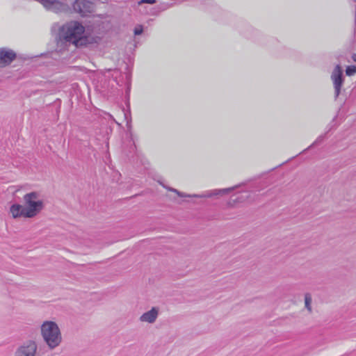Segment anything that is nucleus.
<instances>
[{
	"label": "nucleus",
	"mask_w": 356,
	"mask_h": 356,
	"mask_svg": "<svg viewBox=\"0 0 356 356\" xmlns=\"http://www.w3.org/2000/svg\"><path fill=\"white\" fill-rule=\"evenodd\" d=\"M85 27L76 21H71L60 27L56 38L57 46L64 49L67 44L76 47H88L98 42L97 38L84 35Z\"/></svg>",
	"instance_id": "f257e3e1"
},
{
	"label": "nucleus",
	"mask_w": 356,
	"mask_h": 356,
	"mask_svg": "<svg viewBox=\"0 0 356 356\" xmlns=\"http://www.w3.org/2000/svg\"><path fill=\"white\" fill-rule=\"evenodd\" d=\"M39 193L31 192L24 196L25 206L13 204L10 207V212L14 218L20 217L31 218L35 217L44 207L42 200H38Z\"/></svg>",
	"instance_id": "f03ea898"
},
{
	"label": "nucleus",
	"mask_w": 356,
	"mask_h": 356,
	"mask_svg": "<svg viewBox=\"0 0 356 356\" xmlns=\"http://www.w3.org/2000/svg\"><path fill=\"white\" fill-rule=\"evenodd\" d=\"M41 335L49 349L53 350L62 341L60 330L58 325L51 321L43 322L40 327Z\"/></svg>",
	"instance_id": "7ed1b4c3"
},
{
	"label": "nucleus",
	"mask_w": 356,
	"mask_h": 356,
	"mask_svg": "<svg viewBox=\"0 0 356 356\" xmlns=\"http://www.w3.org/2000/svg\"><path fill=\"white\" fill-rule=\"evenodd\" d=\"M245 185V183H241L240 184L234 186L232 187L222 188V189H214L210 191H206L200 194H187L184 192H181L176 188L162 185L163 188H166L168 191L176 193L180 197H197V198H211L214 197H219L227 195L230 192L234 191L236 188H239Z\"/></svg>",
	"instance_id": "20e7f679"
},
{
	"label": "nucleus",
	"mask_w": 356,
	"mask_h": 356,
	"mask_svg": "<svg viewBox=\"0 0 356 356\" xmlns=\"http://www.w3.org/2000/svg\"><path fill=\"white\" fill-rule=\"evenodd\" d=\"M334 89L335 99L339 96L344 83L343 70L339 65H337L330 76Z\"/></svg>",
	"instance_id": "39448f33"
},
{
	"label": "nucleus",
	"mask_w": 356,
	"mask_h": 356,
	"mask_svg": "<svg viewBox=\"0 0 356 356\" xmlns=\"http://www.w3.org/2000/svg\"><path fill=\"white\" fill-rule=\"evenodd\" d=\"M72 8L76 13L81 17H86L95 11V5L92 1L88 0H75Z\"/></svg>",
	"instance_id": "423d86ee"
},
{
	"label": "nucleus",
	"mask_w": 356,
	"mask_h": 356,
	"mask_svg": "<svg viewBox=\"0 0 356 356\" xmlns=\"http://www.w3.org/2000/svg\"><path fill=\"white\" fill-rule=\"evenodd\" d=\"M258 187L257 184H254L250 187H248V189L243 190L240 192V194H238L235 198H231L228 204L229 206H234L236 203H241L244 202L245 201L251 200V194L254 193L257 191H259V189H257Z\"/></svg>",
	"instance_id": "0eeeda50"
},
{
	"label": "nucleus",
	"mask_w": 356,
	"mask_h": 356,
	"mask_svg": "<svg viewBox=\"0 0 356 356\" xmlns=\"http://www.w3.org/2000/svg\"><path fill=\"white\" fill-rule=\"evenodd\" d=\"M37 348L38 346L35 341H27L17 349L15 356H35Z\"/></svg>",
	"instance_id": "6e6552de"
},
{
	"label": "nucleus",
	"mask_w": 356,
	"mask_h": 356,
	"mask_svg": "<svg viewBox=\"0 0 356 356\" xmlns=\"http://www.w3.org/2000/svg\"><path fill=\"white\" fill-rule=\"evenodd\" d=\"M17 58L16 53L10 49L0 48V67L8 66Z\"/></svg>",
	"instance_id": "1a4fd4ad"
},
{
	"label": "nucleus",
	"mask_w": 356,
	"mask_h": 356,
	"mask_svg": "<svg viewBox=\"0 0 356 356\" xmlns=\"http://www.w3.org/2000/svg\"><path fill=\"white\" fill-rule=\"evenodd\" d=\"M159 314V309L156 307H152L149 311L145 312L140 317V320L142 322H147L153 323L155 322Z\"/></svg>",
	"instance_id": "9d476101"
},
{
	"label": "nucleus",
	"mask_w": 356,
	"mask_h": 356,
	"mask_svg": "<svg viewBox=\"0 0 356 356\" xmlns=\"http://www.w3.org/2000/svg\"><path fill=\"white\" fill-rule=\"evenodd\" d=\"M329 131H330V129L327 132H325L324 134H321L319 136H318L317 138L315 140V141L312 145H310L307 148H306L305 149H304L302 151V153L307 152L309 149H311L315 146L321 145L326 138V134Z\"/></svg>",
	"instance_id": "9b49d317"
},
{
	"label": "nucleus",
	"mask_w": 356,
	"mask_h": 356,
	"mask_svg": "<svg viewBox=\"0 0 356 356\" xmlns=\"http://www.w3.org/2000/svg\"><path fill=\"white\" fill-rule=\"evenodd\" d=\"M172 3H168V2L161 3L156 8V14L159 13L163 12L164 10H166L167 9L170 8V7H172Z\"/></svg>",
	"instance_id": "f8f14e48"
},
{
	"label": "nucleus",
	"mask_w": 356,
	"mask_h": 356,
	"mask_svg": "<svg viewBox=\"0 0 356 356\" xmlns=\"http://www.w3.org/2000/svg\"><path fill=\"white\" fill-rule=\"evenodd\" d=\"M311 303H312V297H311L310 294L306 293L305 296V307L309 311L312 310Z\"/></svg>",
	"instance_id": "ddd939ff"
},
{
	"label": "nucleus",
	"mask_w": 356,
	"mask_h": 356,
	"mask_svg": "<svg viewBox=\"0 0 356 356\" xmlns=\"http://www.w3.org/2000/svg\"><path fill=\"white\" fill-rule=\"evenodd\" d=\"M356 73V67L355 65H349L346 69L347 76H353Z\"/></svg>",
	"instance_id": "4468645a"
},
{
	"label": "nucleus",
	"mask_w": 356,
	"mask_h": 356,
	"mask_svg": "<svg viewBox=\"0 0 356 356\" xmlns=\"http://www.w3.org/2000/svg\"><path fill=\"white\" fill-rule=\"evenodd\" d=\"M143 32V29L141 25H138V26H136L134 29V35H139L142 34Z\"/></svg>",
	"instance_id": "2eb2a0df"
},
{
	"label": "nucleus",
	"mask_w": 356,
	"mask_h": 356,
	"mask_svg": "<svg viewBox=\"0 0 356 356\" xmlns=\"http://www.w3.org/2000/svg\"><path fill=\"white\" fill-rule=\"evenodd\" d=\"M156 2V0H140L138 3H149V4H154Z\"/></svg>",
	"instance_id": "dca6fc26"
},
{
	"label": "nucleus",
	"mask_w": 356,
	"mask_h": 356,
	"mask_svg": "<svg viewBox=\"0 0 356 356\" xmlns=\"http://www.w3.org/2000/svg\"><path fill=\"white\" fill-rule=\"evenodd\" d=\"M352 58L355 62H356V53L353 54Z\"/></svg>",
	"instance_id": "f3484780"
}]
</instances>
